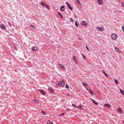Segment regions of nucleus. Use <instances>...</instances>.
I'll use <instances>...</instances> for the list:
<instances>
[{"label": "nucleus", "mask_w": 124, "mask_h": 124, "mask_svg": "<svg viewBox=\"0 0 124 124\" xmlns=\"http://www.w3.org/2000/svg\"><path fill=\"white\" fill-rule=\"evenodd\" d=\"M64 85H65L64 81H63V80L61 81V87L62 88H63V87H64Z\"/></svg>", "instance_id": "10"}, {"label": "nucleus", "mask_w": 124, "mask_h": 124, "mask_svg": "<svg viewBox=\"0 0 124 124\" xmlns=\"http://www.w3.org/2000/svg\"><path fill=\"white\" fill-rule=\"evenodd\" d=\"M16 50H17V47H16Z\"/></svg>", "instance_id": "46"}, {"label": "nucleus", "mask_w": 124, "mask_h": 124, "mask_svg": "<svg viewBox=\"0 0 124 124\" xmlns=\"http://www.w3.org/2000/svg\"><path fill=\"white\" fill-rule=\"evenodd\" d=\"M64 9H65V8H64V5H62V6H61V7H60L61 11L63 12Z\"/></svg>", "instance_id": "13"}, {"label": "nucleus", "mask_w": 124, "mask_h": 124, "mask_svg": "<svg viewBox=\"0 0 124 124\" xmlns=\"http://www.w3.org/2000/svg\"><path fill=\"white\" fill-rule=\"evenodd\" d=\"M8 24H9V26H10V27H11V26H12L11 23L9 22Z\"/></svg>", "instance_id": "43"}, {"label": "nucleus", "mask_w": 124, "mask_h": 124, "mask_svg": "<svg viewBox=\"0 0 124 124\" xmlns=\"http://www.w3.org/2000/svg\"><path fill=\"white\" fill-rule=\"evenodd\" d=\"M104 106L105 107H108V108H111V106L109 104H105Z\"/></svg>", "instance_id": "12"}, {"label": "nucleus", "mask_w": 124, "mask_h": 124, "mask_svg": "<svg viewBox=\"0 0 124 124\" xmlns=\"http://www.w3.org/2000/svg\"><path fill=\"white\" fill-rule=\"evenodd\" d=\"M38 91H39V92H40V93H41L43 95H45V91H44V90H41V89H39Z\"/></svg>", "instance_id": "6"}, {"label": "nucleus", "mask_w": 124, "mask_h": 124, "mask_svg": "<svg viewBox=\"0 0 124 124\" xmlns=\"http://www.w3.org/2000/svg\"><path fill=\"white\" fill-rule=\"evenodd\" d=\"M60 85H61V82H59L58 84L56 85L57 87H59V86H60Z\"/></svg>", "instance_id": "36"}, {"label": "nucleus", "mask_w": 124, "mask_h": 124, "mask_svg": "<svg viewBox=\"0 0 124 124\" xmlns=\"http://www.w3.org/2000/svg\"><path fill=\"white\" fill-rule=\"evenodd\" d=\"M82 107H83V106L80 105L77 107V108L78 109V110H82Z\"/></svg>", "instance_id": "16"}, {"label": "nucleus", "mask_w": 124, "mask_h": 124, "mask_svg": "<svg viewBox=\"0 0 124 124\" xmlns=\"http://www.w3.org/2000/svg\"><path fill=\"white\" fill-rule=\"evenodd\" d=\"M75 17H76V15H75Z\"/></svg>", "instance_id": "48"}, {"label": "nucleus", "mask_w": 124, "mask_h": 124, "mask_svg": "<svg viewBox=\"0 0 124 124\" xmlns=\"http://www.w3.org/2000/svg\"><path fill=\"white\" fill-rule=\"evenodd\" d=\"M48 91L50 93H54V90L53 89H52V88H48Z\"/></svg>", "instance_id": "19"}, {"label": "nucleus", "mask_w": 124, "mask_h": 124, "mask_svg": "<svg viewBox=\"0 0 124 124\" xmlns=\"http://www.w3.org/2000/svg\"><path fill=\"white\" fill-rule=\"evenodd\" d=\"M33 101L35 102V103H37L38 104L39 103V101H38L37 99H34Z\"/></svg>", "instance_id": "21"}, {"label": "nucleus", "mask_w": 124, "mask_h": 124, "mask_svg": "<svg viewBox=\"0 0 124 124\" xmlns=\"http://www.w3.org/2000/svg\"><path fill=\"white\" fill-rule=\"evenodd\" d=\"M115 50L116 52H117V53H120V48H119V47H115Z\"/></svg>", "instance_id": "14"}, {"label": "nucleus", "mask_w": 124, "mask_h": 124, "mask_svg": "<svg viewBox=\"0 0 124 124\" xmlns=\"http://www.w3.org/2000/svg\"><path fill=\"white\" fill-rule=\"evenodd\" d=\"M115 84H116L117 85H119V81H118L117 80V79H115Z\"/></svg>", "instance_id": "29"}, {"label": "nucleus", "mask_w": 124, "mask_h": 124, "mask_svg": "<svg viewBox=\"0 0 124 124\" xmlns=\"http://www.w3.org/2000/svg\"><path fill=\"white\" fill-rule=\"evenodd\" d=\"M31 28H32V29H35V27H34L33 25H31Z\"/></svg>", "instance_id": "33"}, {"label": "nucleus", "mask_w": 124, "mask_h": 124, "mask_svg": "<svg viewBox=\"0 0 124 124\" xmlns=\"http://www.w3.org/2000/svg\"><path fill=\"white\" fill-rule=\"evenodd\" d=\"M58 15L61 17V18H63V16H62V15L61 14V13L58 12Z\"/></svg>", "instance_id": "26"}, {"label": "nucleus", "mask_w": 124, "mask_h": 124, "mask_svg": "<svg viewBox=\"0 0 124 124\" xmlns=\"http://www.w3.org/2000/svg\"><path fill=\"white\" fill-rule=\"evenodd\" d=\"M66 4H67V7H68V8L69 9H70V10H71V11L73 10V9L72 8V7H71V6H70V3H69L68 2H66Z\"/></svg>", "instance_id": "5"}, {"label": "nucleus", "mask_w": 124, "mask_h": 124, "mask_svg": "<svg viewBox=\"0 0 124 124\" xmlns=\"http://www.w3.org/2000/svg\"><path fill=\"white\" fill-rule=\"evenodd\" d=\"M92 102H93V103L94 104H95V105H98V103L96 102V101H94V100L92 99Z\"/></svg>", "instance_id": "15"}, {"label": "nucleus", "mask_w": 124, "mask_h": 124, "mask_svg": "<svg viewBox=\"0 0 124 124\" xmlns=\"http://www.w3.org/2000/svg\"><path fill=\"white\" fill-rule=\"evenodd\" d=\"M50 124H54V123H50Z\"/></svg>", "instance_id": "45"}, {"label": "nucleus", "mask_w": 124, "mask_h": 124, "mask_svg": "<svg viewBox=\"0 0 124 124\" xmlns=\"http://www.w3.org/2000/svg\"><path fill=\"white\" fill-rule=\"evenodd\" d=\"M81 56L84 60H86L87 59L85 55H84L83 54H81Z\"/></svg>", "instance_id": "24"}, {"label": "nucleus", "mask_w": 124, "mask_h": 124, "mask_svg": "<svg viewBox=\"0 0 124 124\" xmlns=\"http://www.w3.org/2000/svg\"><path fill=\"white\" fill-rule=\"evenodd\" d=\"M117 112L118 113H120V114H124V111H123V109L121 108L117 109Z\"/></svg>", "instance_id": "3"}, {"label": "nucleus", "mask_w": 124, "mask_h": 124, "mask_svg": "<svg viewBox=\"0 0 124 124\" xmlns=\"http://www.w3.org/2000/svg\"><path fill=\"white\" fill-rule=\"evenodd\" d=\"M0 28L2 30H5V29H6V27H5V25L4 24H2L0 25Z\"/></svg>", "instance_id": "7"}, {"label": "nucleus", "mask_w": 124, "mask_h": 124, "mask_svg": "<svg viewBox=\"0 0 124 124\" xmlns=\"http://www.w3.org/2000/svg\"><path fill=\"white\" fill-rule=\"evenodd\" d=\"M122 7H124V3H122Z\"/></svg>", "instance_id": "41"}, {"label": "nucleus", "mask_w": 124, "mask_h": 124, "mask_svg": "<svg viewBox=\"0 0 124 124\" xmlns=\"http://www.w3.org/2000/svg\"><path fill=\"white\" fill-rule=\"evenodd\" d=\"M102 72H103V74L106 76V77H108V75H107V74L106 73L104 70H102Z\"/></svg>", "instance_id": "17"}, {"label": "nucleus", "mask_w": 124, "mask_h": 124, "mask_svg": "<svg viewBox=\"0 0 124 124\" xmlns=\"http://www.w3.org/2000/svg\"><path fill=\"white\" fill-rule=\"evenodd\" d=\"M60 117H62V116H64V113H62L60 115Z\"/></svg>", "instance_id": "38"}, {"label": "nucleus", "mask_w": 124, "mask_h": 124, "mask_svg": "<svg viewBox=\"0 0 124 124\" xmlns=\"http://www.w3.org/2000/svg\"><path fill=\"white\" fill-rule=\"evenodd\" d=\"M89 93H91V94H92V95H93V90H90L89 91Z\"/></svg>", "instance_id": "22"}, {"label": "nucleus", "mask_w": 124, "mask_h": 124, "mask_svg": "<svg viewBox=\"0 0 124 124\" xmlns=\"http://www.w3.org/2000/svg\"><path fill=\"white\" fill-rule=\"evenodd\" d=\"M123 124H124V121H123Z\"/></svg>", "instance_id": "47"}, {"label": "nucleus", "mask_w": 124, "mask_h": 124, "mask_svg": "<svg viewBox=\"0 0 124 124\" xmlns=\"http://www.w3.org/2000/svg\"><path fill=\"white\" fill-rule=\"evenodd\" d=\"M45 6H46V8H47V9H48V10H50V7L49 6H48V5L46 4Z\"/></svg>", "instance_id": "25"}, {"label": "nucleus", "mask_w": 124, "mask_h": 124, "mask_svg": "<svg viewBox=\"0 0 124 124\" xmlns=\"http://www.w3.org/2000/svg\"><path fill=\"white\" fill-rule=\"evenodd\" d=\"M72 106L74 108H77V106L75 105H74V104H73L72 105Z\"/></svg>", "instance_id": "30"}, {"label": "nucleus", "mask_w": 124, "mask_h": 124, "mask_svg": "<svg viewBox=\"0 0 124 124\" xmlns=\"http://www.w3.org/2000/svg\"><path fill=\"white\" fill-rule=\"evenodd\" d=\"M65 88H66V89H69V86H68V85L66 84V85H65Z\"/></svg>", "instance_id": "32"}, {"label": "nucleus", "mask_w": 124, "mask_h": 124, "mask_svg": "<svg viewBox=\"0 0 124 124\" xmlns=\"http://www.w3.org/2000/svg\"><path fill=\"white\" fill-rule=\"evenodd\" d=\"M66 111L67 112H68V111H69V108H67V109H66Z\"/></svg>", "instance_id": "44"}, {"label": "nucleus", "mask_w": 124, "mask_h": 124, "mask_svg": "<svg viewBox=\"0 0 124 124\" xmlns=\"http://www.w3.org/2000/svg\"><path fill=\"white\" fill-rule=\"evenodd\" d=\"M97 1L100 5L103 4V1L102 0H97Z\"/></svg>", "instance_id": "11"}, {"label": "nucleus", "mask_w": 124, "mask_h": 124, "mask_svg": "<svg viewBox=\"0 0 124 124\" xmlns=\"http://www.w3.org/2000/svg\"><path fill=\"white\" fill-rule=\"evenodd\" d=\"M98 31H104V28L103 27H97Z\"/></svg>", "instance_id": "9"}, {"label": "nucleus", "mask_w": 124, "mask_h": 124, "mask_svg": "<svg viewBox=\"0 0 124 124\" xmlns=\"http://www.w3.org/2000/svg\"><path fill=\"white\" fill-rule=\"evenodd\" d=\"M73 60L74 61V62H75V63H76V64L78 63V62L77 61V60L76 59V57H75V56H73Z\"/></svg>", "instance_id": "4"}, {"label": "nucleus", "mask_w": 124, "mask_h": 124, "mask_svg": "<svg viewBox=\"0 0 124 124\" xmlns=\"http://www.w3.org/2000/svg\"><path fill=\"white\" fill-rule=\"evenodd\" d=\"M81 25L82 26H84L85 27H87V22L83 20L81 22Z\"/></svg>", "instance_id": "8"}, {"label": "nucleus", "mask_w": 124, "mask_h": 124, "mask_svg": "<svg viewBox=\"0 0 124 124\" xmlns=\"http://www.w3.org/2000/svg\"><path fill=\"white\" fill-rule=\"evenodd\" d=\"M70 20H71V22H73V21H74V20L72 18H71Z\"/></svg>", "instance_id": "40"}, {"label": "nucleus", "mask_w": 124, "mask_h": 124, "mask_svg": "<svg viewBox=\"0 0 124 124\" xmlns=\"http://www.w3.org/2000/svg\"><path fill=\"white\" fill-rule=\"evenodd\" d=\"M77 1L78 3V4H80V5H81V3H80V2L79 1V0H77Z\"/></svg>", "instance_id": "35"}, {"label": "nucleus", "mask_w": 124, "mask_h": 124, "mask_svg": "<svg viewBox=\"0 0 124 124\" xmlns=\"http://www.w3.org/2000/svg\"><path fill=\"white\" fill-rule=\"evenodd\" d=\"M45 4H46L44 3V2H43V1L41 2V5H42V6H45Z\"/></svg>", "instance_id": "28"}, {"label": "nucleus", "mask_w": 124, "mask_h": 124, "mask_svg": "<svg viewBox=\"0 0 124 124\" xmlns=\"http://www.w3.org/2000/svg\"><path fill=\"white\" fill-rule=\"evenodd\" d=\"M86 48L87 51H90V49H89V47H88V46H86Z\"/></svg>", "instance_id": "37"}, {"label": "nucleus", "mask_w": 124, "mask_h": 124, "mask_svg": "<svg viewBox=\"0 0 124 124\" xmlns=\"http://www.w3.org/2000/svg\"><path fill=\"white\" fill-rule=\"evenodd\" d=\"M120 93H121L122 94H123V95H124V91L123 90V89H120Z\"/></svg>", "instance_id": "20"}, {"label": "nucleus", "mask_w": 124, "mask_h": 124, "mask_svg": "<svg viewBox=\"0 0 124 124\" xmlns=\"http://www.w3.org/2000/svg\"><path fill=\"white\" fill-rule=\"evenodd\" d=\"M45 4H46L44 3V2H43V1L41 2V5H42V6H45Z\"/></svg>", "instance_id": "27"}, {"label": "nucleus", "mask_w": 124, "mask_h": 124, "mask_svg": "<svg viewBox=\"0 0 124 124\" xmlns=\"http://www.w3.org/2000/svg\"><path fill=\"white\" fill-rule=\"evenodd\" d=\"M58 67L60 69H62V70H65V67L61 63L58 64Z\"/></svg>", "instance_id": "2"}, {"label": "nucleus", "mask_w": 124, "mask_h": 124, "mask_svg": "<svg viewBox=\"0 0 124 124\" xmlns=\"http://www.w3.org/2000/svg\"><path fill=\"white\" fill-rule=\"evenodd\" d=\"M37 47H36V46H33V47H32V50L33 51H37Z\"/></svg>", "instance_id": "23"}, {"label": "nucleus", "mask_w": 124, "mask_h": 124, "mask_svg": "<svg viewBox=\"0 0 124 124\" xmlns=\"http://www.w3.org/2000/svg\"><path fill=\"white\" fill-rule=\"evenodd\" d=\"M122 29L123 31H124V26H122Z\"/></svg>", "instance_id": "39"}, {"label": "nucleus", "mask_w": 124, "mask_h": 124, "mask_svg": "<svg viewBox=\"0 0 124 124\" xmlns=\"http://www.w3.org/2000/svg\"><path fill=\"white\" fill-rule=\"evenodd\" d=\"M75 25L77 26V28H78V23H77V21H76Z\"/></svg>", "instance_id": "34"}, {"label": "nucleus", "mask_w": 124, "mask_h": 124, "mask_svg": "<svg viewBox=\"0 0 124 124\" xmlns=\"http://www.w3.org/2000/svg\"><path fill=\"white\" fill-rule=\"evenodd\" d=\"M41 113H42V114L43 115H45V116L46 115V114H45V112H44V111L42 110V111H41Z\"/></svg>", "instance_id": "31"}, {"label": "nucleus", "mask_w": 124, "mask_h": 124, "mask_svg": "<svg viewBox=\"0 0 124 124\" xmlns=\"http://www.w3.org/2000/svg\"><path fill=\"white\" fill-rule=\"evenodd\" d=\"M111 39L113 40H116L117 38H118V35L116 33H112L111 34Z\"/></svg>", "instance_id": "1"}, {"label": "nucleus", "mask_w": 124, "mask_h": 124, "mask_svg": "<svg viewBox=\"0 0 124 124\" xmlns=\"http://www.w3.org/2000/svg\"><path fill=\"white\" fill-rule=\"evenodd\" d=\"M47 124H50V121L49 120L47 121Z\"/></svg>", "instance_id": "42"}, {"label": "nucleus", "mask_w": 124, "mask_h": 124, "mask_svg": "<svg viewBox=\"0 0 124 124\" xmlns=\"http://www.w3.org/2000/svg\"><path fill=\"white\" fill-rule=\"evenodd\" d=\"M82 85L83 86H84V87L88 86V84H87V83H86L85 82H82Z\"/></svg>", "instance_id": "18"}]
</instances>
